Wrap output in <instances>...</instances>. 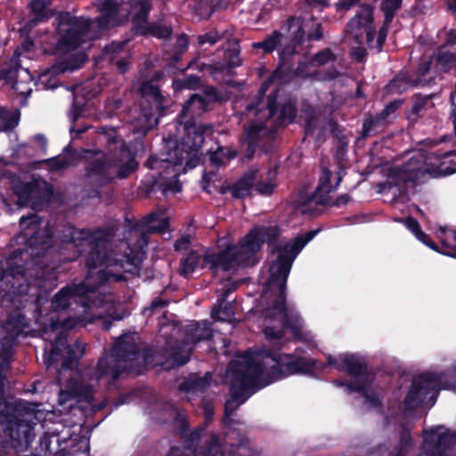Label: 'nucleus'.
I'll return each mask as SVG.
<instances>
[{"label":"nucleus","mask_w":456,"mask_h":456,"mask_svg":"<svg viewBox=\"0 0 456 456\" xmlns=\"http://www.w3.org/2000/svg\"><path fill=\"white\" fill-rule=\"evenodd\" d=\"M281 233V229L277 224L255 226L241 239L244 243L243 247L248 249L255 260L256 255L261 251L265 243L273 246V248L278 245L277 241Z\"/></svg>","instance_id":"19"},{"label":"nucleus","mask_w":456,"mask_h":456,"mask_svg":"<svg viewBox=\"0 0 456 456\" xmlns=\"http://www.w3.org/2000/svg\"><path fill=\"white\" fill-rule=\"evenodd\" d=\"M243 245L240 239L237 244L228 245L224 250L217 253L205 254L202 258L203 263L206 265H209V268L213 271L222 269L225 272L239 265H254L256 261Z\"/></svg>","instance_id":"15"},{"label":"nucleus","mask_w":456,"mask_h":456,"mask_svg":"<svg viewBox=\"0 0 456 456\" xmlns=\"http://www.w3.org/2000/svg\"><path fill=\"white\" fill-rule=\"evenodd\" d=\"M13 349L11 345L4 344L0 348V369L5 370L10 367Z\"/></svg>","instance_id":"61"},{"label":"nucleus","mask_w":456,"mask_h":456,"mask_svg":"<svg viewBox=\"0 0 456 456\" xmlns=\"http://www.w3.org/2000/svg\"><path fill=\"white\" fill-rule=\"evenodd\" d=\"M210 379L209 373H206L203 377L191 375L179 384V390L183 393L202 392L209 387Z\"/></svg>","instance_id":"37"},{"label":"nucleus","mask_w":456,"mask_h":456,"mask_svg":"<svg viewBox=\"0 0 456 456\" xmlns=\"http://www.w3.org/2000/svg\"><path fill=\"white\" fill-rule=\"evenodd\" d=\"M50 445L51 436L48 433H44V435L39 439V444L36 448V452L24 456H53L54 453L53 454L50 451Z\"/></svg>","instance_id":"56"},{"label":"nucleus","mask_w":456,"mask_h":456,"mask_svg":"<svg viewBox=\"0 0 456 456\" xmlns=\"http://www.w3.org/2000/svg\"><path fill=\"white\" fill-rule=\"evenodd\" d=\"M313 22V29H309L305 34L306 24L303 18L289 16L286 20L281 28L289 34L288 41L280 51V61L283 64L289 62L294 55L300 54L305 37L308 41H319L322 38V24L314 20Z\"/></svg>","instance_id":"10"},{"label":"nucleus","mask_w":456,"mask_h":456,"mask_svg":"<svg viewBox=\"0 0 456 456\" xmlns=\"http://www.w3.org/2000/svg\"><path fill=\"white\" fill-rule=\"evenodd\" d=\"M94 389L90 385L69 379L65 384L64 389H61L58 395V403L64 409L70 411L78 410L83 415L94 413L102 408V405H93Z\"/></svg>","instance_id":"13"},{"label":"nucleus","mask_w":456,"mask_h":456,"mask_svg":"<svg viewBox=\"0 0 456 456\" xmlns=\"http://www.w3.org/2000/svg\"><path fill=\"white\" fill-rule=\"evenodd\" d=\"M456 173V162L451 161L449 165L442 163L436 167H393L388 170L387 184L388 188L397 187L400 194L405 193L409 187L417 185L427 175L433 177L449 175Z\"/></svg>","instance_id":"12"},{"label":"nucleus","mask_w":456,"mask_h":456,"mask_svg":"<svg viewBox=\"0 0 456 456\" xmlns=\"http://www.w3.org/2000/svg\"><path fill=\"white\" fill-rule=\"evenodd\" d=\"M232 305L231 303H225L224 307L222 305L215 307L211 311V317L216 321H225L233 315Z\"/></svg>","instance_id":"58"},{"label":"nucleus","mask_w":456,"mask_h":456,"mask_svg":"<svg viewBox=\"0 0 456 456\" xmlns=\"http://www.w3.org/2000/svg\"><path fill=\"white\" fill-rule=\"evenodd\" d=\"M265 358L271 359L273 364L265 373V381L259 383L261 388L290 375L311 373L315 367V361L313 359L281 354L271 350L265 353Z\"/></svg>","instance_id":"11"},{"label":"nucleus","mask_w":456,"mask_h":456,"mask_svg":"<svg viewBox=\"0 0 456 456\" xmlns=\"http://www.w3.org/2000/svg\"><path fill=\"white\" fill-rule=\"evenodd\" d=\"M385 126L375 116L369 115L363 120L361 138L366 139L377 135L383 131Z\"/></svg>","instance_id":"48"},{"label":"nucleus","mask_w":456,"mask_h":456,"mask_svg":"<svg viewBox=\"0 0 456 456\" xmlns=\"http://www.w3.org/2000/svg\"><path fill=\"white\" fill-rule=\"evenodd\" d=\"M34 411L27 406L23 411L17 414L6 423V432L15 449L28 450L32 443L36 422Z\"/></svg>","instance_id":"17"},{"label":"nucleus","mask_w":456,"mask_h":456,"mask_svg":"<svg viewBox=\"0 0 456 456\" xmlns=\"http://www.w3.org/2000/svg\"><path fill=\"white\" fill-rule=\"evenodd\" d=\"M140 119L134 126V134L145 135L150 130L158 126L159 118L165 114L168 100L161 94L159 87L153 80L142 81L139 86Z\"/></svg>","instance_id":"8"},{"label":"nucleus","mask_w":456,"mask_h":456,"mask_svg":"<svg viewBox=\"0 0 456 456\" xmlns=\"http://www.w3.org/2000/svg\"><path fill=\"white\" fill-rule=\"evenodd\" d=\"M52 0H30L28 4V15L25 28L31 30L39 24L47 22L56 12L52 8Z\"/></svg>","instance_id":"25"},{"label":"nucleus","mask_w":456,"mask_h":456,"mask_svg":"<svg viewBox=\"0 0 456 456\" xmlns=\"http://www.w3.org/2000/svg\"><path fill=\"white\" fill-rule=\"evenodd\" d=\"M119 7L115 0H104L99 7L101 14L93 20V23L95 22L97 28L102 30L118 26Z\"/></svg>","instance_id":"28"},{"label":"nucleus","mask_w":456,"mask_h":456,"mask_svg":"<svg viewBox=\"0 0 456 456\" xmlns=\"http://www.w3.org/2000/svg\"><path fill=\"white\" fill-rule=\"evenodd\" d=\"M63 152L69 155H58L45 160L50 170L61 171L73 165L75 161L74 156L76 154V150L68 145L63 149Z\"/></svg>","instance_id":"39"},{"label":"nucleus","mask_w":456,"mask_h":456,"mask_svg":"<svg viewBox=\"0 0 456 456\" xmlns=\"http://www.w3.org/2000/svg\"><path fill=\"white\" fill-rule=\"evenodd\" d=\"M344 170L339 168L338 172V179L334 185H331L330 180L332 176L331 171L325 167H322V174L319 178L318 185L314 191V197L317 205H329V193L335 191L343 179Z\"/></svg>","instance_id":"27"},{"label":"nucleus","mask_w":456,"mask_h":456,"mask_svg":"<svg viewBox=\"0 0 456 456\" xmlns=\"http://www.w3.org/2000/svg\"><path fill=\"white\" fill-rule=\"evenodd\" d=\"M435 61V74L450 73L456 69V52L444 45H438L432 52Z\"/></svg>","instance_id":"30"},{"label":"nucleus","mask_w":456,"mask_h":456,"mask_svg":"<svg viewBox=\"0 0 456 456\" xmlns=\"http://www.w3.org/2000/svg\"><path fill=\"white\" fill-rule=\"evenodd\" d=\"M403 0H383L381 11L384 12L385 23H391L397 10L402 6Z\"/></svg>","instance_id":"54"},{"label":"nucleus","mask_w":456,"mask_h":456,"mask_svg":"<svg viewBox=\"0 0 456 456\" xmlns=\"http://www.w3.org/2000/svg\"><path fill=\"white\" fill-rule=\"evenodd\" d=\"M173 86L175 90H197L202 87V80L197 75H189L174 80Z\"/></svg>","instance_id":"51"},{"label":"nucleus","mask_w":456,"mask_h":456,"mask_svg":"<svg viewBox=\"0 0 456 456\" xmlns=\"http://www.w3.org/2000/svg\"><path fill=\"white\" fill-rule=\"evenodd\" d=\"M112 159L116 163L113 169L117 168L114 171L115 178H127L138 167L134 153L125 142L121 143L118 151L112 152Z\"/></svg>","instance_id":"26"},{"label":"nucleus","mask_w":456,"mask_h":456,"mask_svg":"<svg viewBox=\"0 0 456 456\" xmlns=\"http://www.w3.org/2000/svg\"><path fill=\"white\" fill-rule=\"evenodd\" d=\"M440 378L432 372H424L415 377L403 399L406 410H415L419 407L428 397L434 402L438 395L437 385Z\"/></svg>","instance_id":"16"},{"label":"nucleus","mask_w":456,"mask_h":456,"mask_svg":"<svg viewBox=\"0 0 456 456\" xmlns=\"http://www.w3.org/2000/svg\"><path fill=\"white\" fill-rule=\"evenodd\" d=\"M159 189H160V192L164 197H167L169 193L176 194L181 192L183 185L176 176L171 180H164L160 178V187H159Z\"/></svg>","instance_id":"55"},{"label":"nucleus","mask_w":456,"mask_h":456,"mask_svg":"<svg viewBox=\"0 0 456 456\" xmlns=\"http://www.w3.org/2000/svg\"><path fill=\"white\" fill-rule=\"evenodd\" d=\"M266 366L264 362H256L251 358L245 361L232 360L227 366V378L230 384L231 400L224 404V412L232 415L238 407L244 403L251 393L260 389V378Z\"/></svg>","instance_id":"7"},{"label":"nucleus","mask_w":456,"mask_h":456,"mask_svg":"<svg viewBox=\"0 0 456 456\" xmlns=\"http://www.w3.org/2000/svg\"><path fill=\"white\" fill-rule=\"evenodd\" d=\"M38 234L33 232L27 239L25 248L0 256V289L12 301L27 295L32 285L42 287L46 281L57 280L55 269L62 257L47 239L39 240Z\"/></svg>","instance_id":"1"},{"label":"nucleus","mask_w":456,"mask_h":456,"mask_svg":"<svg viewBox=\"0 0 456 456\" xmlns=\"http://www.w3.org/2000/svg\"><path fill=\"white\" fill-rule=\"evenodd\" d=\"M209 110L201 94H193L185 101L177 116L178 122L183 125L184 134L180 140L169 137L166 141L167 157L163 161L173 166L185 162V167L189 168L198 166L200 151L206 137L213 135L215 127L210 123H197L196 118Z\"/></svg>","instance_id":"3"},{"label":"nucleus","mask_w":456,"mask_h":456,"mask_svg":"<svg viewBox=\"0 0 456 456\" xmlns=\"http://www.w3.org/2000/svg\"><path fill=\"white\" fill-rule=\"evenodd\" d=\"M154 352L149 347L141 349L135 338L123 335L113 345L110 354L104 353L97 362L94 377L99 381L110 378L108 386L111 387L123 375L140 376L153 362Z\"/></svg>","instance_id":"6"},{"label":"nucleus","mask_w":456,"mask_h":456,"mask_svg":"<svg viewBox=\"0 0 456 456\" xmlns=\"http://www.w3.org/2000/svg\"><path fill=\"white\" fill-rule=\"evenodd\" d=\"M278 112L275 119V126L277 127L285 126L295 121L297 117V109L295 102L291 101H286L280 107H277Z\"/></svg>","instance_id":"41"},{"label":"nucleus","mask_w":456,"mask_h":456,"mask_svg":"<svg viewBox=\"0 0 456 456\" xmlns=\"http://www.w3.org/2000/svg\"><path fill=\"white\" fill-rule=\"evenodd\" d=\"M328 365L338 371L346 372L351 378H368V366L354 354H340L338 358L329 355Z\"/></svg>","instance_id":"24"},{"label":"nucleus","mask_w":456,"mask_h":456,"mask_svg":"<svg viewBox=\"0 0 456 456\" xmlns=\"http://www.w3.org/2000/svg\"><path fill=\"white\" fill-rule=\"evenodd\" d=\"M222 39V35H220L217 31L212 30L208 31L203 35H199L197 37V43L199 45H204L208 44L209 45H213L216 44L218 41Z\"/></svg>","instance_id":"62"},{"label":"nucleus","mask_w":456,"mask_h":456,"mask_svg":"<svg viewBox=\"0 0 456 456\" xmlns=\"http://www.w3.org/2000/svg\"><path fill=\"white\" fill-rule=\"evenodd\" d=\"M203 258L200 254L194 249H191L186 256L180 260L178 273L183 278H188L198 268L200 262Z\"/></svg>","instance_id":"43"},{"label":"nucleus","mask_w":456,"mask_h":456,"mask_svg":"<svg viewBox=\"0 0 456 456\" xmlns=\"http://www.w3.org/2000/svg\"><path fill=\"white\" fill-rule=\"evenodd\" d=\"M256 170H253L244 174L239 180L229 187L223 188L222 192L226 190L230 191L235 199H244L250 194V191L254 186L256 178Z\"/></svg>","instance_id":"34"},{"label":"nucleus","mask_w":456,"mask_h":456,"mask_svg":"<svg viewBox=\"0 0 456 456\" xmlns=\"http://www.w3.org/2000/svg\"><path fill=\"white\" fill-rule=\"evenodd\" d=\"M415 86H418V83L412 80L408 73L400 72L389 81L387 89L392 94H402Z\"/></svg>","instance_id":"47"},{"label":"nucleus","mask_w":456,"mask_h":456,"mask_svg":"<svg viewBox=\"0 0 456 456\" xmlns=\"http://www.w3.org/2000/svg\"><path fill=\"white\" fill-rule=\"evenodd\" d=\"M276 173L273 170H269L268 177L269 181H258L256 183H254L255 190L257 193L264 196H270L273 193L274 189L276 187V183L273 181L275 179Z\"/></svg>","instance_id":"53"},{"label":"nucleus","mask_w":456,"mask_h":456,"mask_svg":"<svg viewBox=\"0 0 456 456\" xmlns=\"http://www.w3.org/2000/svg\"><path fill=\"white\" fill-rule=\"evenodd\" d=\"M142 226L151 232L163 233L169 226L168 219L152 212L142 219Z\"/></svg>","instance_id":"46"},{"label":"nucleus","mask_w":456,"mask_h":456,"mask_svg":"<svg viewBox=\"0 0 456 456\" xmlns=\"http://www.w3.org/2000/svg\"><path fill=\"white\" fill-rule=\"evenodd\" d=\"M56 34L59 36L55 49L58 52H70L80 47L88 35L93 20L84 16H74L61 11L56 14Z\"/></svg>","instance_id":"9"},{"label":"nucleus","mask_w":456,"mask_h":456,"mask_svg":"<svg viewBox=\"0 0 456 456\" xmlns=\"http://www.w3.org/2000/svg\"><path fill=\"white\" fill-rule=\"evenodd\" d=\"M27 403L21 400L10 402L4 397V384L0 380V416L4 418L6 423L17 414L23 411Z\"/></svg>","instance_id":"35"},{"label":"nucleus","mask_w":456,"mask_h":456,"mask_svg":"<svg viewBox=\"0 0 456 456\" xmlns=\"http://www.w3.org/2000/svg\"><path fill=\"white\" fill-rule=\"evenodd\" d=\"M246 438H244L240 444L237 447H232L231 453L234 452L235 450H239L240 456H256L253 452L245 444ZM203 456H224L221 453L220 446L218 444V438L216 436H213L211 443L208 444L203 452Z\"/></svg>","instance_id":"42"},{"label":"nucleus","mask_w":456,"mask_h":456,"mask_svg":"<svg viewBox=\"0 0 456 456\" xmlns=\"http://www.w3.org/2000/svg\"><path fill=\"white\" fill-rule=\"evenodd\" d=\"M431 71L435 73V61H433L432 53L429 56H421L415 71L417 76L416 83L418 85H425V77Z\"/></svg>","instance_id":"49"},{"label":"nucleus","mask_w":456,"mask_h":456,"mask_svg":"<svg viewBox=\"0 0 456 456\" xmlns=\"http://www.w3.org/2000/svg\"><path fill=\"white\" fill-rule=\"evenodd\" d=\"M401 106V101H393L388 102L382 110L376 113L374 116L379 119L384 125L387 123L388 116L395 112Z\"/></svg>","instance_id":"60"},{"label":"nucleus","mask_w":456,"mask_h":456,"mask_svg":"<svg viewBox=\"0 0 456 456\" xmlns=\"http://www.w3.org/2000/svg\"><path fill=\"white\" fill-rule=\"evenodd\" d=\"M210 166L219 168L225 165V160H231L238 156V151L231 148L219 146L216 151H208Z\"/></svg>","instance_id":"44"},{"label":"nucleus","mask_w":456,"mask_h":456,"mask_svg":"<svg viewBox=\"0 0 456 456\" xmlns=\"http://www.w3.org/2000/svg\"><path fill=\"white\" fill-rule=\"evenodd\" d=\"M131 7L136 10L134 16V22L146 23L149 13L152 8L151 0H129Z\"/></svg>","instance_id":"50"},{"label":"nucleus","mask_w":456,"mask_h":456,"mask_svg":"<svg viewBox=\"0 0 456 456\" xmlns=\"http://www.w3.org/2000/svg\"><path fill=\"white\" fill-rule=\"evenodd\" d=\"M75 59L73 58H62L56 60V61L51 66L49 71L53 75L63 74L66 71H72L79 68L77 65Z\"/></svg>","instance_id":"52"},{"label":"nucleus","mask_w":456,"mask_h":456,"mask_svg":"<svg viewBox=\"0 0 456 456\" xmlns=\"http://www.w3.org/2000/svg\"><path fill=\"white\" fill-rule=\"evenodd\" d=\"M452 230L447 231L446 228L440 227L439 232H441V247H439L435 241H433L430 236L424 232L423 231L416 238L432 250L456 258V242L453 240V244L449 243L447 240L444 238L447 232H449L452 235Z\"/></svg>","instance_id":"31"},{"label":"nucleus","mask_w":456,"mask_h":456,"mask_svg":"<svg viewBox=\"0 0 456 456\" xmlns=\"http://www.w3.org/2000/svg\"><path fill=\"white\" fill-rule=\"evenodd\" d=\"M455 435L442 426L423 432L422 452L418 456H445L450 445L455 440ZM402 450L396 456H401Z\"/></svg>","instance_id":"20"},{"label":"nucleus","mask_w":456,"mask_h":456,"mask_svg":"<svg viewBox=\"0 0 456 456\" xmlns=\"http://www.w3.org/2000/svg\"><path fill=\"white\" fill-rule=\"evenodd\" d=\"M90 443L89 438L80 436L77 440L71 439L69 448H63L56 452L53 456H89Z\"/></svg>","instance_id":"38"},{"label":"nucleus","mask_w":456,"mask_h":456,"mask_svg":"<svg viewBox=\"0 0 456 456\" xmlns=\"http://www.w3.org/2000/svg\"><path fill=\"white\" fill-rule=\"evenodd\" d=\"M360 380L358 382H351L348 381L346 384V390L348 393L356 392L361 394L362 395L363 393H365V390L368 387V379L362 378L359 379Z\"/></svg>","instance_id":"64"},{"label":"nucleus","mask_w":456,"mask_h":456,"mask_svg":"<svg viewBox=\"0 0 456 456\" xmlns=\"http://www.w3.org/2000/svg\"><path fill=\"white\" fill-rule=\"evenodd\" d=\"M85 350V345L78 340L68 343L66 338H57L51 350L49 359L58 361L59 358H62L61 368L73 370L84 355Z\"/></svg>","instance_id":"22"},{"label":"nucleus","mask_w":456,"mask_h":456,"mask_svg":"<svg viewBox=\"0 0 456 456\" xmlns=\"http://www.w3.org/2000/svg\"><path fill=\"white\" fill-rule=\"evenodd\" d=\"M63 247L73 249L74 260L86 254L85 265L89 269H95L98 266L105 265V268L96 272L92 278L86 277L83 282L95 287L90 293V297L95 294L98 289L110 281H125L123 274H116L108 269L113 260L111 251L108 248L110 240V233L108 229H76L69 226L62 232L60 237Z\"/></svg>","instance_id":"4"},{"label":"nucleus","mask_w":456,"mask_h":456,"mask_svg":"<svg viewBox=\"0 0 456 456\" xmlns=\"http://www.w3.org/2000/svg\"><path fill=\"white\" fill-rule=\"evenodd\" d=\"M308 242L297 236L292 244L276 245L272 248L276 253V259L269 266V277L264 285V294L276 293V298L270 305L264 308L266 318L276 320L282 315L283 327L289 330L294 338L303 339V320L298 313L287 305V281L294 260Z\"/></svg>","instance_id":"2"},{"label":"nucleus","mask_w":456,"mask_h":456,"mask_svg":"<svg viewBox=\"0 0 456 456\" xmlns=\"http://www.w3.org/2000/svg\"><path fill=\"white\" fill-rule=\"evenodd\" d=\"M213 338V331L210 326L205 322L200 325L199 322L189 324L185 328V338L188 342L196 345L200 341L210 340Z\"/></svg>","instance_id":"36"},{"label":"nucleus","mask_w":456,"mask_h":456,"mask_svg":"<svg viewBox=\"0 0 456 456\" xmlns=\"http://www.w3.org/2000/svg\"><path fill=\"white\" fill-rule=\"evenodd\" d=\"M203 431H204L203 428L195 429V430L191 431L183 443V446L185 447V449H187V451H189V452H191L194 456H203L204 449L208 444H210L212 436H216V434H212L210 436L208 442L200 449L199 455H197V448H198L199 443L201 439V435H202ZM216 436L218 438V444L220 446L221 453L224 454V456H240V452L239 450H235L234 452H232V453H231V450L232 447H237L239 444H240L244 438H246L245 444H247V446L253 452V453L256 456H258L257 453L255 451H253L251 449V447L249 446L248 437L244 434L239 435V439H238L237 444H230L228 447L226 444L222 445L220 444L219 436L217 435H216Z\"/></svg>","instance_id":"23"},{"label":"nucleus","mask_w":456,"mask_h":456,"mask_svg":"<svg viewBox=\"0 0 456 456\" xmlns=\"http://www.w3.org/2000/svg\"><path fill=\"white\" fill-rule=\"evenodd\" d=\"M27 318L20 308L11 311L3 323L7 337L12 341L15 340L28 327Z\"/></svg>","instance_id":"32"},{"label":"nucleus","mask_w":456,"mask_h":456,"mask_svg":"<svg viewBox=\"0 0 456 456\" xmlns=\"http://www.w3.org/2000/svg\"><path fill=\"white\" fill-rule=\"evenodd\" d=\"M335 60L336 55L330 48H325L314 53L312 57V62L317 66H323L329 62L334 61Z\"/></svg>","instance_id":"59"},{"label":"nucleus","mask_w":456,"mask_h":456,"mask_svg":"<svg viewBox=\"0 0 456 456\" xmlns=\"http://www.w3.org/2000/svg\"><path fill=\"white\" fill-rule=\"evenodd\" d=\"M203 99L207 102V105L212 109L214 103H222L225 101L224 97L220 94L215 86H208L203 90Z\"/></svg>","instance_id":"57"},{"label":"nucleus","mask_w":456,"mask_h":456,"mask_svg":"<svg viewBox=\"0 0 456 456\" xmlns=\"http://www.w3.org/2000/svg\"><path fill=\"white\" fill-rule=\"evenodd\" d=\"M137 29L142 36L151 35L159 39L168 38L173 31L171 27L157 22L142 23V25H138Z\"/></svg>","instance_id":"45"},{"label":"nucleus","mask_w":456,"mask_h":456,"mask_svg":"<svg viewBox=\"0 0 456 456\" xmlns=\"http://www.w3.org/2000/svg\"><path fill=\"white\" fill-rule=\"evenodd\" d=\"M94 289L95 287L86 282L67 284L51 298L50 309L52 312L59 313L67 311L73 305L91 308L94 305V300L90 297V293Z\"/></svg>","instance_id":"14"},{"label":"nucleus","mask_w":456,"mask_h":456,"mask_svg":"<svg viewBox=\"0 0 456 456\" xmlns=\"http://www.w3.org/2000/svg\"><path fill=\"white\" fill-rule=\"evenodd\" d=\"M112 153L102 154L100 158L88 161L85 167V179L93 186L102 188L114 181Z\"/></svg>","instance_id":"21"},{"label":"nucleus","mask_w":456,"mask_h":456,"mask_svg":"<svg viewBox=\"0 0 456 456\" xmlns=\"http://www.w3.org/2000/svg\"><path fill=\"white\" fill-rule=\"evenodd\" d=\"M345 31L352 35L358 44H362L365 34L366 44L371 47L376 35L372 7L370 4L362 6L361 11L346 23Z\"/></svg>","instance_id":"18"},{"label":"nucleus","mask_w":456,"mask_h":456,"mask_svg":"<svg viewBox=\"0 0 456 456\" xmlns=\"http://www.w3.org/2000/svg\"><path fill=\"white\" fill-rule=\"evenodd\" d=\"M13 192L18 198L20 206H28L32 199L39 194L40 183L37 179H32L29 182H19L13 186Z\"/></svg>","instance_id":"33"},{"label":"nucleus","mask_w":456,"mask_h":456,"mask_svg":"<svg viewBox=\"0 0 456 456\" xmlns=\"http://www.w3.org/2000/svg\"><path fill=\"white\" fill-rule=\"evenodd\" d=\"M436 94H433L427 95L415 94L412 96V106L405 111V118L409 123H417L419 118H422L427 111L435 108V103L432 102Z\"/></svg>","instance_id":"29"},{"label":"nucleus","mask_w":456,"mask_h":456,"mask_svg":"<svg viewBox=\"0 0 456 456\" xmlns=\"http://www.w3.org/2000/svg\"><path fill=\"white\" fill-rule=\"evenodd\" d=\"M283 35L279 30H273L271 34L267 35L262 41L255 42L252 44L253 49H261L264 54H270L273 53L281 45ZM281 47L280 49H281ZM281 50H279L280 52Z\"/></svg>","instance_id":"40"},{"label":"nucleus","mask_w":456,"mask_h":456,"mask_svg":"<svg viewBox=\"0 0 456 456\" xmlns=\"http://www.w3.org/2000/svg\"><path fill=\"white\" fill-rule=\"evenodd\" d=\"M170 359L172 361L171 367L177 368L185 365L190 361V355L180 350H174L170 354Z\"/></svg>","instance_id":"63"},{"label":"nucleus","mask_w":456,"mask_h":456,"mask_svg":"<svg viewBox=\"0 0 456 456\" xmlns=\"http://www.w3.org/2000/svg\"><path fill=\"white\" fill-rule=\"evenodd\" d=\"M281 79L282 72L276 69L262 82L256 95L246 107V111L253 112L258 119L251 120L243 126L240 138V143L243 147V161L252 160L260 144L275 137L276 128L269 127L266 122L276 114L279 88L276 87L267 95L266 102H264V99L271 86Z\"/></svg>","instance_id":"5"}]
</instances>
